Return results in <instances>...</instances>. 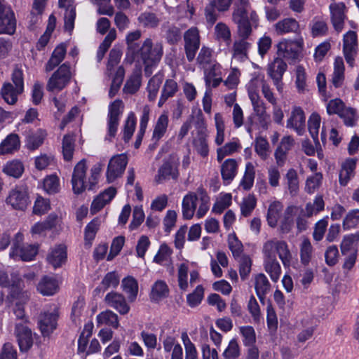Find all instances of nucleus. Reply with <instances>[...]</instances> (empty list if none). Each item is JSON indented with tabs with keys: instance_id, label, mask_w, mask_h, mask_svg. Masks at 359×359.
<instances>
[{
	"instance_id": "54",
	"label": "nucleus",
	"mask_w": 359,
	"mask_h": 359,
	"mask_svg": "<svg viewBox=\"0 0 359 359\" xmlns=\"http://www.w3.org/2000/svg\"><path fill=\"white\" fill-rule=\"evenodd\" d=\"M125 76V69L123 66H118L112 76V81L109 91V96L113 97L118 91Z\"/></svg>"
},
{
	"instance_id": "25",
	"label": "nucleus",
	"mask_w": 359,
	"mask_h": 359,
	"mask_svg": "<svg viewBox=\"0 0 359 359\" xmlns=\"http://www.w3.org/2000/svg\"><path fill=\"white\" fill-rule=\"evenodd\" d=\"M169 118L166 114H162L158 118L153 130L151 141L152 145L150 148H155L159 140L164 136L168 126Z\"/></svg>"
},
{
	"instance_id": "58",
	"label": "nucleus",
	"mask_w": 359,
	"mask_h": 359,
	"mask_svg": "<svg viewBox=\"0 0 359 359\" xmlns=\"http://www.w3.org/2000/svg\"><path fill=\"white\" fill-rule=\"evenodd\" d=\"M197 193L199 196L198 201H200V205L196 212V217L198 218H201L207 213L209 210L210 198L205 189L202 187L197 189Z\"/></svg>"
},
{
	"instance_id": "64",
	"label": "nucleus",
	"mask_w": 359,
	"mask_h": 359,
	"mask_svg": "<svg viewBox=\"0 0 359 359\" xmlns=\"http://www.w3.org/2000/svg\"><path fill=\"white\" fill-rule=\"evenodd\" d=\"M3 171L9 176L18 178L22 175L24 171V166L20 161L14 160L8 162L4 165Z\"/></svg>"
},
{
	"instance_id": "46",
	"label": "nucleus",
	"mask_w": 359,
	"mask_h": 359,
	"mask_svg": "<svg viewBox=\"0 0 359 359\" xmlns=\"http://www.w3.org/2000/svg\"><path fill=\"white\" fill-rule=\"evenodd\" d=\"M121 55L122 53L118 48H112L110 50L105 72V74L107 76L111 77L115 74V72L117 69L116 67L119 64Z\"/></svg>"
},
{
	"instance_id": "29",
	"label": "nucleus",
	"mask_w": 359,
	"mask_h": 359,
	"mask_svg": "<svg viewBox=\"0 0 359 359\" xmlns=\"http://www.w3.org/2000/svg\"><path fill=\"white\" fill-rule=\"evenodd\" d=\"M58 288L59 285L57 279L48 276L43 277L37 286L38 291L44 296L53 295L57 292Z\"/></svg>"
},
{
	"instance_id": "20",
	"label": "nucleus",
	"mask_w": 359,
	"mask_h": 359,
	"mask_svg": "<svg viewBox=\"0 0 359 359\" xmlns=\"http://www.w3.org/2000/svg\"><path fill=\"white\" fill-rule=\"evenodd\" d=\"M15 334L21 351H27L33 344L31 330L23 324H17Z\"/></svg>"
},
{
	"instance_id": "17",
	"label": "nucleus",
	"mask_w": 359,
	"mask_h": 359,
	"mask_svg": "<svg viewBox=\"0 0 359 359\" xmlns=\"http://www.w3.org/2000/svg\"><path fill=\"white\" fill-rule=\"evenodd\" d=\"M7 204L16 210H24L29 203L28 194L25 189L16 187L12 189L6 199Z\"/></svg>"
},
{
	"instance_id": "49",
	"label": "nucleus",
	"mask_w": 359,
	"mask_h": 359,
	"mask_svg": "<svg viewBox=\"0 0 359 359\" xmlns=\"http://www.w3.org/2000/svg\"><path fill=\"white\" fill-rule=\"evenodd\" d=\"M299 254L301 262L304 265H308L311 261L313 248L309 238H304L299 245Z\"/></svg>"
},
{
	"instance_id": "36",
	"label": "nucleus",
	"mask_w": 359,
	"mask_h": 359,
	"mask_svg": "<svg viewBox=\"0 0 359 359\" xmlns=\"http://www.w3.org/2000/svg\"><path fill=\"white\" fill-rule=\"evenodd\" d=\"M67 250L65 246L60 245L53 248L47 257L48 262L54 267H60L66 261Z\"/></svg>"
},
{
	"instance_id": "3",
	"label": "nucleus",
	"mask_w": 359,
	"mask_h": 359,
	"mask_svg": "<svg viewBox=\"0 0 359 359\" xmlns=\"http://www.w3.org/2000/svg\"><path fill=\"white\" fill-rule=\"evenodd\" d=\"M102 168V163H95L90 169V176L87 181L86 177L87 170L86 161H80L75 165L72 174V184L74 192L79 194L86 189L93 190L98 182Z\"/></svg>"
},
{
	"instance_id": "62",
	"label": "nucleus",
	"mask_w": 359,
	"mask_h": 359,
	"mask_svg": "<svg viewBox=\"0 0 359 359\" xmlns=\"http://www.w3.org/2000/svg\"><path fill=\"white\" fill-rule=\"evenodd\" d=\"M255 177V167L252 163L249 162L245 165V171L240 183V186L245 190L250 189L253 186Z\"/></svg>"
},
{
	"instance_id": "45",
	"label": "nucleus",
	"mask_w": 359,
	"mask_h": 359,
	"mask_svg": "<svg viewBox=\"0 0 359 359\" xmlns=\"http://www.w3.org/2000/svg\"><path fill=\"white\" fill-rule=\"evenodd\" d=\"M97 325H106L114 328H118L119 320L117 314L110 310L99 313L96 317Z\"/></svg>"
},
{
	"instance_id": "31",
	"label": "nucleus",
	"mask_w": 359,
	"mask_h": 359,
	"mask_svg": "<svg viewBox=\"0 0 359 359\" xmlns=\"http://www.w3.org/2000/svg\"><path fill=\"white\" fill-rule=\"evenodd\" d=\"M356 161L353 158L346 160L341 165L339 175V182L341 186H346L354 176Z\"/></svg>"
},
{
	"instance_id": "6",
	"label": "nucleus",
	"mask_w": 359,
	"mask_h": 359,
	"mask_svg": "<svg viewBox=\"0 0 359 359\" xmlns=\"http://www.w3.org/2000/svg\"><path fill=\"white\" fill-rule=\"evenodd\" d=\"M72 73L69 65L67 62L61 65L49 78L46 90L49 92H60L70 83Z\"/></svg>"
},
{
	"instance_id": "38",
	"label": "nucleus",
	"mask_w": 359,
	"mask_h": 359,
	"mask_svg": "<svg viewBox=\"0 0 359 359\" xmlns=\"http://www.w3.org/2000/svg\"><path fill=\"white\" fill-rule=\"evenodd\" d=\"M142 73L140 69H135L126 81L123 91L126 94H135L141 86Z\"/></svg>"
},
{
	"instance_id": "4",
	"label": "nucleus",
	"mask_w": 359,
	"mask_h": 359,
	"mask_svg": "<svg viewBox=\"0 0 359 359\" xmlns=\"http://www.w3.org/2000/svg\"><path fill=\"white\" fill-rule=\"evenodd\" d=\"M139 53L144 65V73L149 76L152 73L151 68L156 66L161 60L163 54V46L161 43L154 44L152 40L147 38L144 40Z\"/></svg>"
},
{
	"instance_id": "44",
	"label": "nucleus",
	"mask_w": 359,
	"mask_h": 359,
	"mask_svg": "<svg viewBox=\"0 0 359 359\" xmlns=\"http://www.w3.org/2000/svg\"><path fill=\"white\" fill-rule=\"evenodd\" d=\"M177 90L178 86L175 81L172 79L166 80L158 103V107H161L168 98L173 97Z\"/></svg>"
},
{
	"instance_id": "2",
	"label": "nucleus",
	"mask_w": 359,
	"mask_h": 359,
	"mask_svg": "<svg viewBox=\"0 0 359 359\" xmlns=\"http://www.w3.org/2000/svg\"><path fill=\"white\" fill-rule=\"evenodd\" d=\"M231 20L237 27L238 36H250L252 27H257L259 18L250 0H234Z\"/></svg>"
},
{
	"instance_id": "24",
	"label": "nucleus",
	"mask_w": 359,
	"mask_h": 359,
	"mask_svg": "<svg viewBox=\"0 0 359 359\" xmlns=\"http://www.w3.org/2000/svg\"><path fill=\"white\" fill-rule=\"evenodd\" d=\"M198 199L199 196L197 191L196 192H190L184 196L182 208L184 219H190L194 217Z\"/></svg>"
},
{
	"instance_id": "39",
	"label": "nucleus",
	"mask_w": 359,
	"mask_h": 359,
	"mask_svg": "<svg viewBox=\"0 0 359 359\" xmlns=\"http://www.w3.org/2000/svg\"><path fill=\"white\" fill-rule=\"evenodd\" d=\"M238 163L233 158L225 160L221 165V175L224 181L231 182L236 175Z\"/></svg>"
},
{
	"instance_id": "61",
	"label": "nucleus",
	"mask_w": 359,
	"mask_h": 359,
	"mask_svg": "<svg viewBox=\"0 0 359 359\" xmlns=\"http://www.w3.org/2000/svg\"><path fill=\"white\" fill-rule=\"evenodd\" d=\"M321 118L318 114L313 113L308 120L309 131L316 143H318V133L320 127Z\"/></svg>"
},
{
	"instance_id": "35",
	"label": "nucleus",
	"mask_w": 359,
	"mask_h": 359,
	"mask_svg": "<svg viewBox=\"0 0 359 359\" xmlns=\"http://www.w3.org/2000/svg\"><path fill=\"white\" fill-rule=\"evenodd\" d=\"M359 242V232L346 235L343 237L340 248L343 255L350 252H358V243Z\"/></svg>"
},
{
	"instance_id": "28",
	"label": "nucleus",
	"mask_w": 359,
	"mask_h": 359,
	"mask_svg": "<svg viewBox=\"0 0 359 359\" xmlns=\"http://www.w3.org/2000/svg\"><path fill=\"white\" fill-rule=\"evenodd\" d=\"M274 28L278 35L297 33L299 31V24L295 19L287 18L276 22Z\"/></svg>"
},
{
	"instance_id": "10",
	"label": "nucleus",
	"mask_w": 359,
	"mask_h": 359,
	"mask_svg": "<svg viewBox=\"0 0 359 359\" xmlns=\"http://www.w3.org/2000/svg\"><path fill=\"white\" fill-rule=\"evenodd\" d=\"M128 164V157L126 154H121L114 156L109 160L107 165L106 177L109 183L114 182L121 177Z\"/></svg>"
},
{
	"instance_id": "14",
	"label": "nucleus",
	"mask_w": 359,
	"mask_h": 359,
	"mask_svg": "<svg viewBox=\"0 0 359 359\" xmlns=\"http://www.w3.org/2000/svg\"><path fill=\"white\" fill-rule=\"evenodd\" d=\"M58 311L54 307L42 312L39 318V326L43 336H48L56 329Z\"/></svg>"
},
{
	"instance_id": "11",
	"label": "nucleus",
	"mask_w": 359,
	"mask_h": 359,
	"mask_svg": "<svg viewBox=\"0 0 359 359\" xmlns=\"http://www.w3.org/2000/svg\"><path fill=\"white\" fill-rule=\"evenodd\" d=\"M287 69V63L280 57H276L267 66V74L272 79L274 86L279 92L283 90V76Z\"/></svg>"
},
{
	"instance_id": "7",
	"label": "nucleus",
	"mask_w": 359,
	"mask_h": 359,
	"mask_svg": "<svg viewBox=\"0 0 359 359\" xmlns=\"http://www.w3.org/2000/svg\"><path fill=\"white\" fill-rule=\"evenodd\" d=\"M22 283V280L16 273L6 270L0 271V285L11 290V297L13 299H22L25 302L28 297L21 292Z\"/></svg>"
},
{
	"instance_id": "57",
	"label": "nucleus",
	"mask_w": 359,
	"mask_h": 359,
	"mask_svg": "<svg viewBox=\"0 0 359 359\" xmlns=\"http://www.w3.org/2000/svg\"><path fill=\"white\" fill-rule=\"evenodd\" d=\"M137 21L143 27L155 28L158 25L160 19L155 13L144 12L139 15Z\"/></svg>"
},
{
	"instance_id": "56",
	"label": "nucleus",
	"mask_w": 359,
	"mask_h": 359,
	"mask_svg": "<svg viewBox=\"0 0 359 359\" xmlns=\"http://www.w3.org/2000/svg\"><path fill=\"white\" fill-rule=\"evenodd\" d=\"M47 133L42 129H39L36 133L29 135L27 137V147L29 149L35 150L38 149L43 142Z\"/></svg>"
},
{
	"instance_id": "55",
	"label": "nucleus",
	"mask_w": 359,
	"mask_h": 359,
	"mask_svg": "<svg viewBox=\"0 0 359 359\" xmlns=\"http://www.w3.org/2000/svg\"><path fill=\"white\" fill-rule=\"evenodd\" d=\"M38 253V245H23L19 250L18 252L16 253L15 259L19 258L22 261H30Z\"/></svg>"
},
{
	"instance_id": "48",
	"label": "nucleus",
	"mask_w": 359,
	"mask_h": 359,
	"mask_svg": "<svg viewBox=\"0 0 359 359\" xmlns=\"http://www.w3.org/2000/svg\"><path fill=\"white\" fill-rule=\"evenodd\" d=\"M266 83L264 76L262 74H254L247 85L248 96L259 95V88L262 89Z\"/></svg>"
},
{
	"instance_id": "19",
	"label": "nucleus",
	"mask_w": 359,
	"mask_h": 359,
	"mask_svg": "<svg viewBox=\"0 0 359 359\" xmlns=\"http://www.w3.org/2000/svg\"><path fill=\"white\" fill-rule=\"evenodd\" d=\"M105 303L110 307L116 309L120 314H127L130 311L125 297L116 292H111L104 297Z\"/></svg>"
},
{
	"instance_id": "52",
	"label": "nucleus",
	"mask_w": 359,
	"mask_h": 359,
	"mask_svg": "<svg viewBox=\"0 0 359 359\" xmlns=\"http://www.w3.org/2000/svg\"><path fill=\"white\" fill-rule=\"evenodd\" d=\"M302 323L306 327L297 335V339L301 343H304L312 337L316 327V324L311 318L304 319Z\"/></svg>"
},
{
	"instance_id": "1",
	"label": "nucleus",
	"mask_w": 359,
	"mask_h": 359,
	"mask_svg": "<svg viewBox=\"0 0 359 359\" xmlns=\"http://www.w3.org/2000/svg\"><path fill=\"white\" fill-rule=\"evenodd\" d=\"M264 268L273 282H278L281 275V266L278 255L283 266L288 268L292 261V255L287 243L276 238L268 240L263 244L262 250Z\"/></svg>"
},
{
	"instance_id": "30",
	"label": "nucleus",
	"mask_w": 359,
	"mask_h": 359,
	"mask_svg": "<svg viewBox=\"0 0 359 359\" xmlns=\"http://www.w3.org/2000/svg\"><path fill=\"white\" fill-rule=\"evenodd\" d=\"M66 46L63 43L58 45L53 51L51 56L44 67L46 72H50L57 67L66 55Z\"/></svg>"
},
{
	"instance_id": "8",
	"label": "nucleus",
	"mask_w": 359,
	"mask_h": 359,
	"mask_svg": "<svg viewBox=\"0 0 359 359\" xmlns=\"http://www.w3.org/2000/svg\"><path fill=\"white\" fill-rule=\"evenodd\" d=\"M124 104L121 100H115L109 105L107 114V134L105 139L110 141L115 137L119 121L123 114Z\"/></svg>"
},
{
	"instance_id": "59",
	"label": "nucleus",
	"mask_w": 359,
	"mask_h": 359,
	"mask_svg": "<svg viewBox=\"0 0 359 359\" xmlns=\"http://www.w3.org/2000/svg\"><path fill=\"white\" fill-rule=\"evenodd\" d=\"M214 34L217 40L222 41L229 44L231 40V33L228 25L224 22H218L214 29Z\"/></svg>"
},
{
	"instance_id": "9",
	"label": "nucleus",
	"mask_w": 359,
	"mask_h": 359,
	"mask_svg": "<svg viewBox=\"0 0 359 359\" xmlns=\"http://www.w3.org/2000/svg\"><path fill=\"white\" fill-rule=\"evenodd\" d=\"M16 29V20L10 6L4 0H0V34L12 35Z\"/></svg>"
},
{
	"instance_id": "21",
	"label": "nucleus",
	"mask_w": 359,
	"mask_h": 359,
	"mask_svg": "<svg viewBox=\"0 0 359 359\" xmlns=\"http://www.w3.org/2000/svg\"><path fill=\"white\" fill-rule=\"evenodd\" d=\"M253 111L258 117L260 123L266 126L270 122V116L266 112V107L264 102L262 100L260 95L249 96Z\"/></svg>"
},
{
	"instance_id": "34",
	"label": "nucleus",
	"mask_w": 359,
	"mask_h": 359,
	"mask_svg": "<svg viewBox=\"0 0 359 359\" xmlns=\"http://www.w3.org/2000/svg\"><path fill=\"white\" fill-rule=\"evenodd\" d=\"M283 210V205L280 201H273L270 203L267 214L266 221L269 226L275 228Z\"/></svg>"
},
{
	"instance_id": "12",
	"label": "nucleus",
	"mask_w": 359,
	"mask_h": 359,
	"mask_svg": "<svg viewBox=\"0 0 359 359\" xmlns=\"http://www.w3.org/2000/svg\"><path fill=\"white\" fill-rule=\"evenodd\" d=\"M357 53V34L353 31H349L344 36L343 53L346 62L351 67L354 66L355 57Z\"/></svg>"
},
{
	"instance_id": "5",
	"label": "nucleus",
	"mask_w": 359,
	"mask_h": 359,
	"mask_svg": "<svg viewBox=\"0 0 359 359\" xmlns=\"http://www.w3.org/2000/svg\"><path fill=\"white\" fill-rule=\"evenodd\" d=\"M276 48L278 57L288 61L290 64H294L301 57L304 39L301 36L295 39H283L277 43Z\"/></svg>"
},
{
	"instance_id": "26",
	"label": "nucleus",
	"mask_w": 359,
	"mask_h": 359,
	"mask_svg": "<svg viewBox=\"0 0 359 359\" xmlns=\"http://www.w3.org/2000/svg\"><path fill=\"white\" fill-rule=\"evenodd\" d=\"M74 0H59V6L66 9L65 13V29L72 32L74 27L76 11L74 6Z\"/></svg>"
},
{
	"instance_id": "32",
	"label": "nucleus",
	"mask_w": 359,
	"mask_h": 359,
	"mask_svg": "<svg viewBox=\"0 0 359 359\" xmlns=\"http://www.w3.org/2000/svg\"><path fill=\"white\" fill-rule=\"evenodd\" d=\"M23 90L14 86L11 83H5L1 89V95L4 101L8 104H15L18 96L23 93Z\"/></svg>"
},
{
	"instance_id": "50",
	"label": "nucleus",
	"mask_w": 359,
	"mask_h": 359,
	"mask_svg": "<svg viewBox=\"0 0 359 359\" xmlns=\"http://www.w3.org/2000/svg\"><path fill=\"white\" fill-rule=\"evenodd\" d=\"M204 68V79L207 88H210L212 79L222 76L221 65L217 62H211Z\"/></svg>"
},
{
	"instance_id": "43",
	"label": "nucleus",
	"mask_w": 359,
	"mask_h": 359,
	"mask_svg": "<svg viewBox=\"0 0 359 359\" xmlns=\"http://www.w3.org/2000/svg\"><path fill=\"white\" fill-rule=\"evenodd\" d=\"M168 294L169 288L166 283L164 280H158L151 287L150 298L151 301L158 302L168 297Z\"/></svg>"
},
{
	"instance_id": "18",
	"label": "nucleus",
	"mask_w": 359,
	"mask_h": 359,
	"mask_svg": "<svg viewBox=\"0 0 359 359\" xmlns=\"http://www.w3.org/2000/svg\"><path fill=\"white\" fill-rule=\"evenodd\" d=\"M294 145V140L291 135H285L280 140L279 145L274 152V156L277 165L282 167L287 159V156Z\"/></svg>"
},
{
	"instance_id": "16",
	"label": "nucleus",
	"mask_w": 359,
	"mask_h": 359,
	"mask_svg": "<svg viewBox=\"0 0 359 359\" xmlns=\"http://www.w3.org/2000/svg\"><path fill=\"white\" fill-rule=\"evenodd\" d=\"M286 127L294 130L299 135L305 131L306 117L304 110L300 107H293L290 117L287 120Z\"/></svg>"
},
{
	"instance_id": "51",
	"label": "nucleus",
	"mask_w": 359,
	"mask_h": 359,
	"mask_svg": "<svg viewBox=\"0 0 359 359\" xmlns=\"http://www.w3.org/2000/svg\"><path fill=\"white\" fill-rule=\"evenodd\" d=\"M240 148L241 145L238 141H232L226 143L224 146L217 149V160L218 162H222L225 156L233 154Z\"/></svg>"
},
{
	"instance_id": "33",
	"label": "nucleus",
	"mask_w": 359,
	"mask_h": 359,
	"mask_svg": "<svg viewBox=\"0 0 359 359\" xmlns=\"http://www.w3.org/2000/svg\"><path fill=\"white\" fill-rule=\"evenodd\" d=\"M121 288L126 294L128 301L130 302H135L137 298L139 289L137 280L131 276L125 277L121 280Z\"/></svg>"
},
{
	"instance_id": "22",
	"label": "nucleus",
	"mask_w": 359,
	"mask_h": 359,
	"mask_svg": "<svg viewBox=\"0 0 359 359\" xmlns=\"http://www.w3.org/2000/svg\"><path fill=\"white\" fill-rule=\"evenodd\" d=\"M253 111L258 117L260 123L266 126L270 122V116L266 112V107L264 102L262 100L260 95L249 96Z\"/></svg>"
},
{
	"instance_id": "41",
	"label": "nucleus",
	"mask_w": 359,
	"mask_h": 359,
	"mask_svg": "<svg viewBox=\"0 0 359 359\" xmlns=\"http://www.w3.org/2000/svg\"><path fill=\"white\" fill-rule=\"evenodd\" d=\"M178 175V170L175 165L170 162H165L158 170L156 181L161 183L162 180L170 178L175 180Z\"/></svg>"
},
{
	"instance_id": "63",
	"label": "nucleus",
	"mask_w": 359,
	"mask_h": 359,
	"mask_svg": "<svg viewBox=\"0 0 359 359\" xmlns=\"http://www.w3.org/2000/svg\"><path fill=\"white\" fill-rule=\"evenodd\" d=\"M93 329V323H88L85 325L83 330L80 334V337L78 340V351L80 353H83L87 351V346L88 343V339L92 335V332Z\"/></svg>"
},
{
	"instance_id": "53",
	"label": "nucleus",
	"mask_w": 359,
	"mask_h": 359,
	"mask_svg": "<svg viewBox=\"0 0 359 359\" xmlns=\"http://www.w3.org/2000/svg\"><path fill=\"white\" fill-rule=\"evenodd\" d=\"M75 138L74 135H66L63 137L62 140V154L64 159L67 161H69L73 158V154L75 147Z\"/></svg>"
},
{
	"instance_id": "42",
	"label": "nucleus",
	"mask_w": 359,
	"mask_h": 359,
	"mask_svg": "<svg viewBox=\"0 0 359 359\" xmlns=\"http://www.w3.org/2000/svg\"><path fill=\"white\" fill-rule=\"evenodd\" d=\"M270 287V283L264 273H259L255 276V289L260 301L264 299Z\"/></svg>"
},
{
	"instance_id": "60",
	"label": "nucleus",
	"mask_w": 359,
	"mask_h": 359,
	"mask_svg": "<svg viewBox=\"0 0 359 359\" xmlns=\"http://www.w3.org/2000/svg\"><path fill=\"white\" fill-rule=\"evenodd\" d=\"M163 78V76L162 74H155L149 81L147 89L148 91V99L149 101L155 100L158 93L160 86L162 83Z\"/></svg>"
},
{
	"instance_id": "15",
	"label": "nucleus",
	"mask_w": 359,
	"mask_h": 359,
	"mask_svg": "<svg viewBox=\"0 0 359 359\" xmlns=\"http://www.w3.org/2000/svg\"><path fill=\"white\" fill-rule=\"evenodd\" d=\"M238 36V39L234 40L231 48V58L243 62L248 59V51L251 47V43L248 41L250 36Z\"/></svg>"
},
{
	"instance_id": "40",
	"label": "nucleus",
	"mask_w": 359,
	"mask_h": 359,
	"mask_svg": "<svg viewBox=\"0 0 359 359\" xmlns=\"http://www.w3.org/2000/svg\"><path fill=\"white\" fill-rule=\"evenodd\" d=\"M194 150L203 158H206L209 154V146L207 135L204 132H198L197 135L193 140Z\"/></svg>"
},
{
	"instance_id": "27",
	"label": "nucleus",
	"mask_w": 359,
	"mask_h": 359,
	"mask_svg": "<svg viewBox=\"0 0 359 359\" xmlns=\"http://www.w3.org/2000/svg\"><path fill=\"white\" fill-rule=\"evenodd\" d=\"M345 81V66L341 57H337L334 62V70L331 82L334 88H338L344 85Z\"/></svg>"
},
{
	"instance_id": "37",
	"label": "nucleus",
	"mask_w": 359,
	"mask_h": 359,
	"mask_svg": "<svg viewBox=\"0 0 359 359\" xmlns=\"http://www.w3.org/2000/svg\"><path fill=\"white\" fill-rule=\"evenodd\" d=\"M20 147V141L17 134H10L0 144V155L11 154Z\"/></svg>"
},
{
	"instance_id": "47",
	"label": "nucleus",
	"mask_w": 359,
	"mask_h": 359,
	"mask_svg": "<svg viewBox=\"0 0 359 359\" xmlns=\"http://www.w3.org/2000/svg\"><path fill=\"white\" fill-rule=\"evenodd\" d=\"M284 180L290 194L292 196L296 195L299 188V181L297 172L293 168L289 169L284 176Z\"/></svg>"
},
{
	"instance_id": "13",
	"label": "nucleus",
	"mask_w": 359,
	"mask_h": 359,
	"mask_svg": "<svg viewBox=\"0 0 359 359\" xmlns=\"http://www.w3.org/2000/svg\"><path fill=\"white\" fill-rule=\"evenodd\" d=\"M186 56L189 62L195 58L200 46L199 31L196 27H191L184 35Z\"/></svg>"
},
{
	"instance_id": "23",
	"label": "nucleus",
	"mask_w": 359,
	"mask_h": 359,
	"mask_svg": "<svg viewBox=\"0 0 359 359\" xmlns=\"http://www.w3.org/2000/svg\"><path fill=\"white\" fill-rule=\"evenodd\" d=\"M345 8L344 3H334L330 6L332 22L337 32H341L343 29L346 17Z\"/></svg>"
}]
</instances>
